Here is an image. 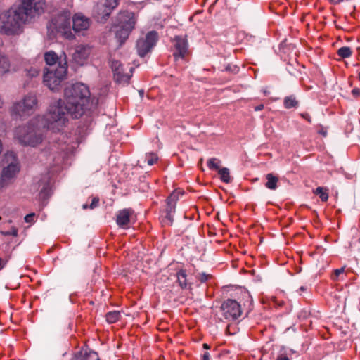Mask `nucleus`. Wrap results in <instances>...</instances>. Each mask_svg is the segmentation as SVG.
<instances>
[{
    "instance_id": "1",
    "label": "nucleus",
    "mask_w": 360,
    "mask_h": 360,
    "mask_svg": "<svg viewBox=\"0 0 360 360\" xmlns=\"http://www.w3.org/2000/svg\"><path fill=\"white\" fill-rule=\"evenodd\" d=\"M97 102L91 98L89 87L76 83L65 89V100L59 99L51 104L46 115L47 127L60 131L68 122V115L78 119L96 108Z\"/></svg>"
},
{
    "instance_id": "2",
    "label": "nucleus",
    "mask_w": 360,
    "mask_h": 360,
    "mask_svg": "<svg viewBox=\"0 0 360 360\" xmlns=\"http://www.w3.org/2000/svg\"><path fill=\"white\" fill-rule=\"evenodd\" d=\"M45 0H20L1 13L0 34L18 36L23 32V25L34 22L45 9Z\"/></svg>"
},
{
    "instance_id": "3",
    "label": "nucleus",
    "mask_w": 360,
    "mask_h": 360,
    "mask_svg": "<svg viewBox=\"0 0 360 360\" xmlns=\"http://www.w3.org/2000/svg\"><path fill=\"white\" fill-rule=\"evenodd\" d=\"M14 137L20 144L32 147L41 143L44 139L41 129L34 120L18 127L14 131Z\"/></svg>"
},
{
    "instance_id": "4",
    "label": "nucleus",
    "mask_w": 360,
    "mask_h": 360,
    "mask_svg": "<svg viewBox=\"0 0 360 360\" xmlns=\"http://www.w3.org/2000/svg\"><path fill=\"white\" fill-rule=\"evenodd\" d=\"M38 99L35 94H27L21 100L13 103L11 108L13 116L27 118L34 113L38 109Z\"/></svg>"
},
{
    "instance_id": "5",
    "label": "nucleus",
    "mask_w": 360,
    "mask_h": 360,
    "mask_svg": "<svg viewBox=\"0 0 360 360\" xmlns=\"http://www.w3.org/2000/svg\"><path fill=\"white\" fill-rule=\"evenodd\" d=\"M3 163L4 166L0 178V188L11 184L20 172L19 162L13 152L7 153L4 155Z\"/></svg>"
},
{
    "instance_id": "6",
    "label": "nucleus",
    "mask_w": 360,
    "mask_h": 360,
    "mask_svg": "<svg viewBox=\"0 0 360 360\" xmlns=\"http://www.w3.org/2000/svg\"><path fill=\"white\" fill-rule=\"evenodd\" d=\"M118 25L116 26V37L120 42L124 41L134 29L136 19L132 12L124 11L118 15Z\"/></svg>"
},
{
    "instance_id": "7",
    "label": "nucleus",
    "mask_w": 360,
    "mask_h": 360,
    "mask_svg": "<svg viewBox=\"0 0 360 360\" xmlns=\"http://www.w3.org/2000/svg\"><path fill=\"white\" fill-rule=\"evenodd\" d=\"M72 22L70 12L63 11L51 20L50 27L60 33L65 39L70 40L75 37L72 32Z\"/></svg>"
},
{
    "instance_id": "8",
    "label": "nucleus",
    "mask_w": 360,
    "mask_h": 360,
    "mask_svg": "<svg viewBox=\"0 0 360 360\" xmlns=\"http://www.w3.org/2000/svg\"><path fill=\"white\" fill-rule=\"evenodd\" d=\"M68 65L60 63L56 68H49L44 75V83L52 91L56 90L65 78Z\"/></svg>"
},
{
    "instance_id": "9",
    "label": "nucleus",
    "mask_w": 360,
    "mask_h": 360,
    "mask_svg": "<svg viewBox=\"0 0 360 360\" xmlns=\"http://www.w3.org/2000/svg\"><path fill=\"white\" fill-rule=\"evenodd\" d=\"M222 316L227 321L237 320L242 314L240 304L235 300L228 299L221 306Z\"/></svg>"
},
{
    "instance_id": "10",
    "label": "nucleus",
    "mask_w": 360,
    "mask_h": 360,
    "mask_svg": "<svg viewBox=\"0 0 360 360\" xmlns=\"http://www.w3.org/2000/svg\"><path fill=\"white\" fill-rule=\"evenodd\" d=\"M111 68L114 74V79L117 83L122 84H128L132 72L133 67L124 68L123 65L118 60H112L111 62Z\"/></svg>"
},
{
    "instance_id": "11",
    "label": "nucleus",
    "mask_w": 360,
    "mask_h": 360,
    "mask_svg": "<svg viewBox=\"0 0 360 360\" xmlns=\"http://www.w3.org/2000/svg\"><path fill=\"white\" fill-rule=\"evenodd\" d=\"M158 41V33L151 31L147 33L144 37H141L136 42L137 53L139 56L144 57L150 52Z\"/></svg>"
},
{
    "instance_id": "12",
    "label": "nucleus",
    "mask_w": 360,
    "mask_h": 360,
    "mask_svg": "<svg viewBox=\"0 0 360 360\" xmlns=\"http://www.w3.org/2000/svg\"><path fill=\"white\" fill-rule=\"evenodd\" d=\"M189 55L188 42L186 39L181 37H175L174 39L173 56L175 60L185 59Z\"/></svg>"
},
{
    "instance_id": "13",
    "label": "nucleus",
    "mask_w": 360,
    "mask_h": 360,
    "mask_svg": "<svg viewBox=\"0 0 360 360\" xmlns=\"http://www.w3.org/2000/svg\"><path fill=\"white\" fill-rule=\"evenodd\" d=\"M135 214L131 208H125L119 210L116 214V222L119 227L128 229L129 224L134 221Z\"/></svg>"
},
{
    "instance_id": "14",
    "label": "nucleus",
    "mask_w": 360,
    "mask_h": 360,
    "mask_svg": "<svg viewBox=\"0 0 360 360\" xmlns=\"http://www.w3.org/2000/svg\"><path fill=\"white\" fill-rule=\"evenodd\" d=\"M90 54V48L87 46L79 45L76 47L72 53L73 60L79 65H83Z\"/></svg>"
},
{
    "instance_id": "15",
    "label": "nucleus",
    "mask_w": 360,
    "mask_h": 360,
    "mask_svg": "<svg viewBox=\"0 0 360 360\" xmlns=\"http://www.w3.org/2000/svg\"><path fill=\"white\" fill-rule=\"evenodd\" d=\"M89 25V19L82 14H76L72 18V28L76 32L87 30Z\"/></svg>"
},
{
    "instance_id": "16",
    "label": "nucleus",
    "mask_w": 360,
    "mask_h": 360,
    "mask_svg": "<svg viewBox=\"0 0 360 360\" xmlns=\"http://www.w3.org/2000/svg\"><path fill=\"white\" fill-rule=\"evenodd\" d=\"M182 194L183 193L181 190H175L173 191L167 200L166 212L174 213L176 202L179 200V195Z\"/></svg>"
},
{
    "instance_id": "17",
    "label": "nucleus",
    "mask_w": 360,
    "mask_h": 360,
    "mask_svg": "<svg viewBox=\"0 0 360 360\" xmlns=\"http://www.w3.org/2000/svg\"><path fill=\"white\" fill-rule=\"evenodd\" d=\"M72 360H100V359L96 352L85 350L77 354Z\"/></svg>"
},
{
    "instance_id": "18",
    "label": "nucleus",
    "mask_w": 360,
    "mask_h": 360,
    "mask_svg": "<svg viewBox=\"0 0 360 360\" xmlns=\"http://www.w3.org/2000/svg\"><path fill=\"white\" fill-rule=\"evenodd\" d=\"M102 4L105 8L103 11L104 16H109L112 9L116 8L118 5V0H103Z\"/></svg>"
},
{
    "instance_id": "19",
    "label": "nucleus",
    "mask_w": 360,
    "mask_h": 360,
    "mask_svg": "<svg viewBox=\"0 0 360 360\" xmlns=\"http://www.w3.org/2000/svg\"><path fill=\"white\" fill-rule=\"evenodd\" d=\"M266 179L267 181L265 184V186L270 190H275L278 186V178L269 173L266 175Z\"/></svg>"
},
{
    "instance_id": "20",
    "label": "nucleus",
    "mask_w": 360,
    "mask_h": 360,
    "mask_svg": "<svg viewBox=\"0 0 360 360\" xmlns=\"http://www.w3.org/2000/svg\"><path fill=\"white\" fill-rule=\"evenodd\" d=\"M44 60L46 61V63L51 67L52 65L56 63V62L58 60V57L54 51H50L45 53Z\"/></svg>"
},
{
    "instance_id": "21",
    "label": "nucleus",
    "mask_w": 360,
    "mask_h": 360,
    "mask_svg": "<svg viewBox=\"0 0 360 360\" xmlns=\"http://www.w3.org/2000/svg\"><path fill=\"white\" fill-rule=\"evenodd\" d=\"M298 103V101L294 96H286L283 101L284 107L287 109L297 108Z\"/></svg>"
},
{
    "instance_id": "22",
    "label": "nucleus",
    "mask_w": 360,
    "mask_h": 360,
    "mask_svg": "<svg viewBox=\"0 0 360 360\" xmlns=\"http://www.w3.org/2000/svg\"><path fill=\"white\" fill-rule=\"evenodd\" d=\"M121 317L120 312L119 311H112L106 314L105 319L109 323H116L120 320Z\"/></svg>"
},
{
    "instance_id": "23",
    "label": "nucleus",
    "mask_w": 360,
    "mask_h": 360,
    "mask_svg": "<svg viewBox=\"0 0 360 360\" xmlns=\"http://www.w3.org/2000/svg\"><path fill=\"white\" fill-rule=\"evenodd\" d=\"M177 281L179 284V285L184 288L187 286V275L185 270H180L177 272Z\"/></svg>"
},
{
    "instance_id": "24",
    "label": "nucleus",
    "mask_w": 360,
    "mask_h": 360,
    "mask_svg": "<svg viewBox=\"0 0 360 360\" xmlns=\"http://www.w3.org/2000/svg\"><path fill=\"white\" fill-rule=\"evenodd\" d=\"M218 174L223 182L226 184L231 182V176L229 169L228 168L223 167L221 169H219Z\"/></svg>"
},
{
    "instance_id": "25",
    "label": "nucleus",
    "mask_w": 360,
    "mask_h": 360,
    "mask_svg": "<svg viewBox=\"0 0 360 360\" xmlns=\"http://www.w3.org/2000/svg\"><path fill=\"white\" fill-rule=\"evenodd\" d=\"M221 164V161L215 158H212L207 160V167L211 170H217L221 169L219 165Z\"/></svg>"
},
{
    "instance_id": "26",
    "label": "nucleus",
    "mask_w": 360,
    "mask_h": 360,
    "mask_svg": "<svg viewBox=\"0 0 360 360\" xmlns=\"http://www.w3.org/2000/svg\"><path fill=\"white\" fill-rule=\"evenodd\" d=\"M331 278L333 281H344L345 278V267L335 269Z\"/></svg>"
},
{
    "instance_id": "27",
    "label": "nucleus",
    "mask_w": 360,
    "mask_h": 360,
    "mask_svg": "<svg viewBox=\"0 0 360 360\" xmlns=\"http://www.w3.org/2000/svg\"><path fill=\"white\" fill-rule=\"evenodd\" d=\"M314 193L316 195H319L323 202H326L328 199V193L327 188L318 187Z\"/></svg>"
},
{
    "instance_id": "28",
    "label": "nucleus",
    "mask_w": 360,
    "mask_h": 360,
    "mask_svg": "<svg viewBox=\"0 0 360 360\" xmlns=\"http://www.w3.org/2000/svg\"><path fill=\"white\" fill-rule=\"evenodd\" d=\"M352 51L348 46H343L338 50V55L342 58H346L351 56Z\"/></svg>"
},
{
    "instance_id": "29",
    "label": "nucleus",
    "mask_w": 360,
    "mask_h": 360,
    "mask_svg": "<svg viewBox=\"0 0 360 360\" xmlns=\"http://www.w3.org/2000/svg\"><path fill=\"white\" fill-rule=\"evenodd\" d=\"M146 160L149 165H153L158 161V158L157 154L151 153L146 155Z\"/></svg>"
},
{
    "instance_id": "30",
    "label": "nucleus",
    "mask_w": 360,
    "mask_h": 360,
    "mask_svg": "<svg viewBox=\"0 0 360 360\" xmlns=\"http://www.w3.org/2000/svg\"><path fill=\"white\" fill-rule=\"evenodd\" d=\"M174 217H173V213H168L166 212V215L162 220V222L165 225L171 226L173 223Z\"/></svg>"
},
{
    "instance_id": "31",
    "label": "nucleus",
    "mask_w": 360,
    "mask_h": 360,
    "mask_svg": "<svg viewBox=\"0 0 360 360\" xmlns=\"http://www.w3.org/2000/svg\"><path fill=\"white\" fill-rule=\"evenodd\" d=\"M27 75L31 77H35L39 75V71L35 68H30L26 70Z\"/></svg>"
},
{
    "instance_id": "32",
    "label": "nucleus",
    "mask_w": 360,
    "mask_h": 360,
    "mask_svg": "<svg viewBox=\"0 0 360 360\" xmlns=\"http://www.w3.org/2000/svg\"><path fill=\"white\" fill-rule=\"evenodd\" d=\"M34 218H35V214L34 213H30V214H27L25 217V221L27 223H32V222L34 221Z\"/></svg>"
},
{
    "instance_id": "33",
    "label": "nucleus",
    "mask_w": 360,
    "mask_h": 360,
    "mask_svg": "<svg viewBox=\"0 0 360 360\" xmlns=\"http://www.w3.org/2000/svg\"><path fill=\"white\" fill-rule=\"evenodd\" d=\"M210 278V275H207L205 273H202V274H200L198 276V280L201 282V283H205L206 282L208 278Z\"/></svg>"
},
{
    "instance_id": "34",
    "label": "nucleus",
    "mask_w": 360,
    "mask_h": 360,
    "mask_svg": "<svg viewBox=\"0 0 360 360\" xmlns=\"http://www.w3.org/2000/svg\"><path fill=\"white\" fill-rule=\"evenodd\" d=\"M99 199L98 198H94L92 199L91 203L89 205V207L91 209H94V207H97L98 205Z\"/></svg>"
},
{
    "instance_id": "35",
    "label": "nucleus",
    "mask_w": 360,
    "mask_h": 360,
    "mask_svg": "<svg viewBox=\"0 0 360 360\" xmlns=\"http://www.w3.org/2000/svg\"><path fill=\"white\" fill-rule=\"evenodd\" d=\"M352 94L354 97H358L360 96V89H354L352 91Z\"/></svg>"
},
{
    "instance_id": "36",
    "label": "nucleus",
    "mask_w": 360,
    "mask_h": 360,
    "mask_svg": "<svg viewBox=\"0 0 360 360\" xmlns=\"http://www.w3.org/2000/svg\"><path fill=\"white\" fill-rule=\"evenodd\" d=\"M276 360H290L285 354H280Z\"/></svg>"
},
{
    "instance_id": "37",
    "label": "nucleus",
    "mask_w": 360,
    "mask_h": 360,
    "mask_svg": "<svg viewBox=\"0 0 360 360\" xmlns=\"http://www.w3.org/2000/svg\"><path fill=\"white\" fill-rule=\"evenodd\" d=\"M202 360H210V355L209 352H206L203 354L202 356Z\"/></svg>"
},
{
    "instance_id": "38",
    "label": "nucleus",
    "mask_w": 360,
    "mask_h": 360,
    "mask_svg": "<svg viewBox=\"0 0 360 360\" xmlns=\"http://www.w3.org/2000/svg\"><path fill=\"white\" fill-rule=\"evenodd\" d=\"M301 116L304 119L307 120L309 122H311V117L308 113H302V114H301Z\"/></svg>"
},
{
    "instance_id": "39",
    "label": "nucleus",
    "mask_w": 360,
    "mask_h": 360,
    "mask_svg": "<svg viewBox=\"0 0 360 360\" xmlns=\"http://www.w3.org/2000/svg\"><path fill=\"white\" fill-rule=\"evenodd\" d=\"M264 109V105L263 104H260L259 105H257L255 107V111H259V110H262Z\"/></svg>"
},
{
    "instance_id": "40",
    "label": "nucleus",
    "mask_w": 360,
    "mask_h": 360,
    "mask_svg": "<svg viewBox=\"0 0 360 360\" xmlns=\"http://www.w3.org/2000/svg\"><path fill=\"white\" fill-rule=\"evenodd\" d=\"M320 134L323 135V136H326V134H327V131L326 129H324L323 128H321L320 130H319L318 131Z\"/></svg>"
},
{
    "instance_id": "41",
    "label": "nucleus",
    "mask_w": 360,
    "mask_h": 360,
    "mask_svg": "<svg viewBox=\"0 0 360 360\" xmlns=\"http://www.w3.org/2000/svg\"><path fill=\"white\" fill-rule=\"evenodd\" d=\"M6 262L0 258V270L4 268L5 266Z\"/></svg>"
},
{
    "instance_id": "42",
    "label": "nucleus",
    "mask_w": 360,
    "mask_h": 360,
    "mask_svg": "<svg viewBox=\"0 0 360 360\" xmlns=\"http://www.w3.org/2000/svg\"><path fill=\"white\" fill-rule=\"evenodd\" d=\"M9 234L12 235L13 236H16L18 235L17 229H13L12 231Z\"/></svg>"
},
{
    "instance_id": "43",
    "label": "nucleus",
    "mask_w": 360,
    "mask_h": 360,
    "mask_svg": "<svg viewBox=\"0 0 360 360\" xmlns=\"http://www.w3.org/2000/svg\"><path fill=\"white\" fill-rule=\"evenodd\" d=\"M203 347L205 349H209L210 348L209 345L207 344H206V343L203 344Z\"/></svg>"
},
{
    "instance_id": "44",
    "label": "nucleus",
    "mask_w": 360,
    "mask_h": 360,
    "mask_svg": "<svg viewBox=\"0 0 360 360\" xmlns=\"http://www.w3.org/2000/svg\"><path fill=\"white\" fill-rule=\"evenodd\" d=\"M89 206L86 204L83 205V208L86 209Z\"/></svg>"
},
{
    "instance_id": "45",
    "label": "nucleus",
    "mask_w": 360,
    "mask_h": 360,
    "mask_svg": "<svg viewBox=\"0 0 360 360\" xmlns=\"http://www.w3.org/2000/svg\"><path fill=\"white\" fill-rule=\"evenodd\" d=\"M300 289V290H302V291L305 290V288H304V287H303V286H302V287H301Z\"/></svg>"
},
{
    "instance_id": "46",
    "label": "nucleus",
    "mask_w": 360,
    "mask_h": 360,
    "mask_svg": "<svg viewBox=\"0 0 360 360\" xmlns=\"http://www.w3.org/2000/svg\"><path fill=\"white\" fill-rule=\"evenodd\" d=\"M359 79H360V72L358 73Z\"/></svg>"
}]
</instances>
